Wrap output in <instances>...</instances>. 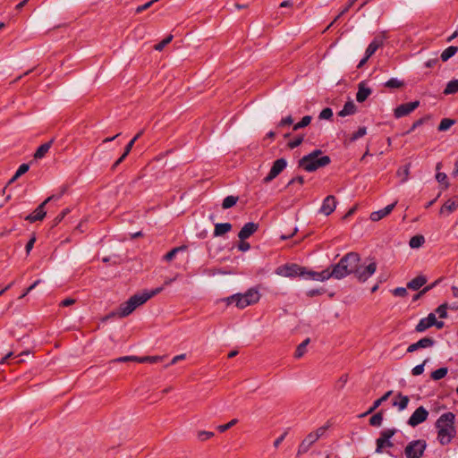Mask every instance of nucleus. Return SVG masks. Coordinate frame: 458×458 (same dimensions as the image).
Masks as SVG:
<instances>
[{
	"instance_id": "obj_18",
	"label": "nucleus",
	"mask_w": 458,
	"mask_h": 458,
	"mask_svg": "<svg viewBox=\"0 0 458 458\" xmlns=\"http://www.w3.org/2000/svg\"><path fill=\"white\" fill-rule=\"evenodd\" d=\"M246 300L247 299L244 298L243 294L236 293V294H233L228 298H226L225 301L228 305H230L232 303H235L236 307H238L240 309H244L250 305L249 303H247L248 301H246Z\"/></svg>"
},
{
	"instance_id": "obj_40",
	"label": "nucleus",
	"mask_w": 458,
	"mask_h": 458,
	"mask_svg": "<svg viewBox=\"0 0 458 458\" xmlns=\"http://www.w3.org/2000/svg\"><path fill=\"white\" fill-rule=\"evenodd\" d=\"M454 123H455V121L454 119L444 118L441 120L437 129L440 131H447Z\"/></svg>"
},
{
	"instance_id": "obj_49",
	"label": "nucleus",
	"mask_w": 458,
	"mask_h": 458,
	"mask_svg": "<svg viewBox=\"0 0 458 458\" xmlns=\"http://www.w3.org/2000/svg\"><path fill=\"white\" fill-rule=\"evenodd\" d=\"M329 427H330V424L327 423V425H324V426L317 428L312 433L317 437L318 439H319L321 437H323L325 435V433L327 432V430L328 429Z\"/></svg>"
},
{
	"instance_id": "obj_28",
	"label": "nucleus",
	"mask_w": 458,
	"mask_h": 458,
	"mask_svg": "<svg viewBox=\"0 0 458 458\" xmlns=\"http://www.w3.org/2000/svg\"><path fill=\"white\" fill-rule=\"evenodd\" d=\"M244 295V298L247 299V303L250 305H252L259 301L260 294L255 289H250L245 293H242Z\"/></svg>"
},
{
	"instance_id": "obj_51",
	"label": "nucleus",
	"mask_w": 458,
	"mask_h": 458,
	"mask_svg": "<svg viewBox=\"0 0 458 458\" xmlns=\"http://www.w3.org/2000/svg\"><path fill=\"white\" fill-rule=\"evenodd\" d=\"M427 361H428V360H425L421 364L415 366L411 370L412 375L413 376L421 375L424 371V366L427 363Z\"/></svg>"
},
{
	"instance_id": "obj_20",
	"label": "nucleus",
	"mask_w": 458,
	"mask_h": 458,
	"mask_svg": "<svg viewBox=\"0 0 458 458\" xmlns=\"http://www.w3.org/2000/svg\"><path fill=\"white\" fill-rule=\"evenodd\" d=\"M395 204H396V202L392 203L378 211L372 212L370 214V219L372 221H379L380 219L386 216L387 215H389L392 212V210L395 207Z\"/></svg>"
},
{
	"instance_id": "obj_38",
	"label": "nucleus",
	"mask_w": 458,
	"mask_h": 458,
	"mask_svg": "<svg viewBox=\"0 0 458 458\" xmlns=\"http://www.w3.org/2000/svg\"><path fill=\"white\" fill-rule=\"evenodd\" d=\"M447 372H448L447 368H440V369L434 370L431 373L430 377L433 380H440L446 376Z\"/></svg>"
},
{
	"instance_id": "obj_32",
	"label": "nucleus",
	"mask_w": 458,
	"mask_h": 458,
	"mask_svg": "<svg viewBox=\"0 0 458 458\" xmlns=\"http://www.w3.org/2000/svg\"><path fill=\"white\" fill-rule=\"evenodd\" d=\"M458 92V80H452L447 84L445 89H444L445 95L455 94Z\"/></svg>"
},
{
	"instance_id": "obj_47",
	"label": "nucleus",
	"mask_w": 458,
	"mask_h": 458,
	"mask_svg": "<svg viewBox=\"0 0 458 458\" xmlns=\"http://www.w3.org/2000/svg\"><path fill=\"white\" fill-rule=\"evenodd\" d=\"M303 140H304L303 136L296 137L294 140L288 142V144H287L288 148L291 149L297 148L298 146H300L302 143Z\"/></svg>"
},
{
	"instance_id": "obj_63",
	"label": "nucleus",
	"mask_w": 458,
	"mask_h": 458,
	"mask_svg": "<svg viewBox=\"0 0 458 458\" xmlns=\"http://www.w3.org/2000/svg\"><path fill=\"white\" fill-rule=\"evenodd\" d=\"M295 182H298L299 184L301 185L304 183V178L302 176L294 177L288 182L287 186H290Z\"/></svg>"
},
{
	"instance_id": "obj_59",
	"label": "nucleus",
	"mask_w": 458,
	"mask_h": 458,
	"mask_svg": "<svg viewBox=\"0 0 458 458\" xmlns=\"http://www.w3.org/2000/svg\"><path fill=\"white\" fill-rule=\"evenodd\" d=\"M293 123V120L292 116H291V115H288V116H286V117L283 118V119L279 122L278 126L283 127V126H285V125H290V124H292Z\"/></svg>"
},
{
	"instance_id": "obj_55",
	"label": "nucleus",
	"mask_w": 458,
	"mask_h": 458,
	"mask_svg": "<svg viewBox=\"0 0 458 458\" xmlns=\"http://www.w3.org/2000/svg\"><path fill=\"white\" fill-rule=\"evenodd\" d=\"M138 359H139V357H137V356H123V357L115 359L114 361V362H127V361L138 362Z\"/></svg>"
},
{
	"instance_id": "obj_16",
	"label": "nucleus",
	"mask_w": 458,
	"mask_h": 458,
	"mask_svg": "<svg viewBox=\"0 0 458 458\" xmlns=\"http://www.w3.org/2000/svg\"><path fill=\"white\" fill-rule=\"evenodd\" d=\"M315 276H316V281L324 282L330 278L338 280V275L336 273V270H335V267L334 265H332L331 267L322 270L321 272H318V275H315Z\"/></svg>"
},
{
	"instance_id": "obj_54",
	"label": "nucleus",
	"mask_w": 458,
	"mask_h": 458,
	"mask_svg": "<svg viewBox=\"0 0 458 458\" xmlns=\"http://www.w3.org/2000/svg\"><path fill=\"white\" fill-rule=\"evenodd\" d=\"M397 174H398L399 176L403 175V177L402 178L401 182H405L408 180L409 165H405L403 168L399 169Z\"/></svg>"
},
{
	"instance_id": "obj_13",
	"label": "nucleus",
	"mask_w": 458,
	"mask_h": 458,
	"mask_svg": "<svg viewBox=\"0 0 458 458\" xmlns=\"http://www.w3.org/2000/svg\"><path fill=\"white\" fill-rule=\"evenodd\" d=\"M435 344V340L431 337H424L418 342L411 344L407 348V352H413L419 349L429 348Z\"/></svg>"
},
{
	"instance_id": "obj_33",
	"label": "nucleus",
	"mask_w": 458,
	"mask_h": 458,
	"mask_svg": "<svg viewBox=\"0 0 458 458\" xmlns=\"http://www.w3.org/2000/svg\"><path fill=\"white\" fill-rule=\"evenodd\" d=\"M186 248L187 247L185 245H182V246L175 247V248L172 249L170 251H168L164 256V258H163L164 260L168 261V262L173 260L178 252L185 250Z\"/></svg>"
},
{
	"instance_id": "obj_7",
	"label": "nucleus",
	"mask_w": 458,
	"mask_h": 458,
	"mask_svg": "<svg viewBox=\"0 0 458 458\" xmlns=\"http://www.w3.org/2000/svg\"><path fill=\"white\" fill-rule=\"evenodd\" d=\"M61 198V194L59 195H52L48 198H47L36 209L35 211L32 213V214H30L29 216H26V220L30 222V223H34L36 221H41L44 219V217L46 216V210H45V206L46 204H47L48 202H50L51 200H58L60 199Z\"/></svg>"
},
{
	"instance_id": "obj_57",
	"label": "nucleus",
	"mask_w": 458,
	"mask_h": 458,
	"mask_svg": "<svg viewBox=\"0 0 458 458\" xmlns=\"http://www.w3.org/2000/svg\"><path fill=\"white\" fill-rule=\"evenodd\" d=\"M426 119H427V118H426V117H424V118H420V119H419V120L415 121V122L412 123V125H411V127L410 128V130H408L404 134H409V133H411V131H413L416 128H418L419 126L422 125V124L424 123V122H425V120H426Z\"/></svg>"
},
{
	"instance_id": "obj_37",
	"label": "nucleus",
	"mask_w": 458,
	"mask_h": 458,
	"mask_svg": "<svg viewBox=\"0 0 458 458\" xmlns=\"http://www.w3.org/2000/svg\"><path fill=\"white\" fill-rule=\"evenodd\" d=\"M309 343H310V338H307L297 346V349L295 351V358L299 359L304 355Z\"/></svg>"
},
{
	"instance_id": "obj_46",
	"label": "nucleus",
	"mask_w": 458,
	"mask_h": 458,
	"mask_svg": "<svg viewBox=\"0 0 458 458\" xmlns=\"http://www.w3.org/2000/svg\"><path fill=\"white\" fill-rule=\"evenodd\" d=\"M238 422V420L237 419H233L232 420H230L228 423L226 424H224V425H219L217 427V429L219 432L223 433L226 430H228L229 428H231L233 426H234L236 423Z\"/></svg>"
},
{
	"instance_id": "obj_23",
	"label": "nucleus",
	"mask_w": 458,
	"mask_h": 458,
	"mask_svg": "<svg viewBox=\"0 0 458 458\" xmlns=\"http://www.w3.org/2000/svg\"><path fill=\"white\" fill-rule=\"evenodd\" d=\"M383 39L382 38H375L371 42L370 44L368 46L366 51H365V55L369 57H371L375 53L376 51L383 46Z\"/></svg>"
},
{
	"instance_id": "obj_53",
	"label": "nucleus",
	"mask_w": 458,
	"mask_h": 458,
	"mask_svg": "<svg viewBox=\"0 0 458 458\" xmlns=\"http://www.w3.org/2000/svg\"><path fill=\"white\" fill-rule=\"evenodd\" d=\"M70 212L69 208L64 209L53 221V226L57 225L64 217L65 216Z\"/></svg>"
},
{
	"instance_id": "obj_8",
	"label": "nucleus",
	"mask_w": 458,
	"mask_h": 458,
	"mask_svg": "<svg viewBox=\"0 0 458 458\" xmlns=\"http://www.w3.org/2000/svg\"><path fill=\"white\" fill-rule=\"evenodd\" d=\"M276 274L284 277H296L303 274V267L298 264H285L276 269Z\"/></svg>"
},
{
	"instance_id": "obj_4",
	"label": "nucleus",
	"mask_w": 458,
	"mask_h": 458,
	"mask_svg": "<svg viewBox=\"0 0 458 458\" xmlns=\"http://www.w3.org/2000/svg\"><path fill=\"white\" fill-rule=\"evenodd\" d=\"M322 151L316 149L311 153L302 157L299 160V166L307 172H314L320 167L330 164L331 159L328 156H321Z\"/></svg>"
},
{
	"instance_id": "obj_35",
	"label": "nucleus",
	"mask_w": 458,
	"mask_h": 458,
	"mask_svg": "<svg viewBox=\"0 0 458 458\" xmlns=\"http://www.w3.org/2000/svg\"><path fill=\"white\" fill-rule=\"evenodd\" d=\"M238 199H239V198L236 196H233V195L227 196L223 200L222 208L224 209H228V208L233 207L237 203Z\"/></svg>"
},
{
	"instance_id": "obj_44",
	"label": "nucleus",
	"mask_w": 458,
	"mask_h": 458,
	"mask_svg": "<svg viewBox=\"0 0 458 458\" xmlns=\"http://www.w3.org/2000/svg\"><path fill=\"white\" fill-rule=\"evenodd\" d=\"M213 437H214V432H211V431L202 430V431L198 432V439L201 442H204Z\"/></svg>"
},
{
	"instance_id": "obj_30",
	"label": "nucleus",
	"mask_w": 458,
	"mask_h": 458,
	"mask_svg": "<svg viewBox=\"0 0 458 458\" xmlns=\"http://www.w3.org/2000/svg\"><path fill=\"white\" fill-rule=\"evenodd\" d=\"M457 52H458V47H454V46L448 47L442 52L440 58L443 62H446L451 57H453Z\"/></svg>"
},
{
	"instance_id": "obj_56",
	"label": "nucleus",
	"mask_w": 458,
	"mask_h": 458,
	"mask_svg": "<svg viewBox=\"0 0 458 458\" xmlns=\"http://www.w3.org/2000/svg\"><path fill=\"white\" fill-rule=\"evenodd\" d=\"M392 391H387L384 395H382L380 398H378L377 400H376L374 403H375V406H380L384 402H386L389 397L390 395L392 394Z\"/></svg>"
},
{
	"instance_id": "obj_10",
	"label": "nucleus",
	"mask_w": 458,
	"mask_h": 458,
	"mask_svg": "<svg viewBox=\"0 0 458 458\" xmlns=\"http://www.w3.org/2000/svg\"><path fill=\"white\" fill-rule=\"evenodd\" d=\"M428 417V411L423 406H420L411 415L407 423L411 427L414 428L426 421Z\"/></svg>"
},
{
	"instance_id": "obj_48",
	"label": "nucleus",
	"mask_w": 458,
	"mask_h": 458,
	"mask_svg": "<svg viewBox=\"0 0 458 458\" xmlns=\"http://www.w3.org/2000/svg\"><path fill=\"white\" fill-rule=\"evenodd\" d=\"M447 304L444 303L440 305L437 310L436 312L440 318H445L447 317Z\"/></svg>"
},
{
	"instance_id": "obj_60",
	"label": "nucleus",
	"mask_w": 458,
	"mask_h": 458,
	"mask_svg": "<svg viewBox=\"0 0 458 458\" xmlns=\"http://www.w3.org/2000/svg\"><path fill=\"white\" fill-rule=\"evenodd\" d=\"M238 249L242 251H247L250 249V245L249 242H244V240L243 241L241 240V242L238 245Z\"/></svg>"
},
{
	"instance_id": "obj_41",
	"label": "nucleus",
	"mask_w": 458,
	"mask_h": 458,
	"mask_svg": "<svg viewBox=\"0 0 458 458\" xmlns=\"http://www.w3.org/2000/svg\"><path fill=\"white\" fill-rule=\"evenodd\" d=\"M163 360L162 356H144V357H139L138 362L139 363H157Z\"/></svg>"
},
{
	"instance_id": "obj_50",
	"label": "nucleus",
	"mask_w": 458,
	"mask_h": 458,
	"mask_svg": "<svg viewBox=\"0 0 458 458\" xmlns=\"http://www.w3.org/2000/svg\"><path fill=\"white\" fill-rule=\"evenodd\" d=\"M396 433L395 428H387L380 432V437L386 440L390 439Z\"/></svg>"
},
{
	"instance_id": "obj_9",
	"label": "nucleus",
	"mask_w": 458,
	"mask_h": 458,
	"mask_svg": "<svg viewBox=\"0 0 458 458\" xmlns=\"http://www.w3.org/2000/svg\"><path fill=\"white\" fill-rule=\"evenodd\" d=\"M287 162L284 158H278L274 163L273 165L267 174V175L263 179L264 183H268L273 181L276 176H278L286 167Z\"/></svg>"
},
{
	"instance_id": "obj_34",
	"label": "nucleus",
	"mask_w": 458,
	"mask_h": 458,
	"mask_svg": "<svg viewBox=\"0 0 458 458\" xmlns=\"http://www.w3.org/2000/svg\"><path fill=\"white\" fill-rule=\"evenodd\" d=\"M425 242V238L423 235H415L412 236L409 242V245L411 249H417L423 245Z\"/></svg>"
},
{
	"instance_id": "obj_29",
	"label": "nucleus",
	"mask_w": 458,
	"mask_h": 458,
	"mask_svg": "<svg viewBox=\"0 0 458 458\" xmlns=\"http://www.w3.org/2000/svg\"><path fill=\"white\" fill-rule=\"evenodd\" d=\"M376 453L377 454H382L383 449L385 447H392L394 446V444L390 441V439L386 440L385 438L379 437L376 441Z\"/></svg>"
},
{
	"instance_id": "obj_45",
	"label": "nucleus",
	"mask_w": 458,
	"mask_h": 458,
	"mask_svg": "<svg viewBox=\"0 0 458 458\" xmlns=\"http://www.w3.org/2000/svg\"><path fill=\"white\" fill-rule=\"evenodd\" d=\"M366 133H367L366 127H360L359 130L352 135L351 141L357 140L358 139L365 136Z\"/></svg>"
},
{
	"instance_id": "obj_2",
	"label": "nucleus",
	"mask_w": 458,
	"mask_h": 458,
	"mask_svg": "<svg viewBox=\"0 0 458 458\" xmlns=\"http://www.w3.org/2000/svg\"><path fill=\"white\" fill-rule=\"evenodd\" d=\"M162 291V288H156L150 292H144L131 296L128 301L122 303L117 310V315L120 318H124L132 313L139 306L144 304L153 296L157 295Z\"/></svg>"
},
{
	"instance_id": "obj_52",
	"label": "nucleus",
	"mask_w": 458,
	"mask_h": 458,
	"mask_svg": "<svg viewBox=\"0 0 458 458\" xmlns=\"http://www.w3.org/2000/svg\"><path fill=\"white\" fill-rule=\"evenodd\" d=\"M315 275H318V272L312 271V270H309L307 267H303V274L300 275V276L307 277V278H310V279H312V280L316 281V276Z\"/></svg>"
},
{
	"instance_id": "obj_61",
	"label": "nucleus",
	"mask_w": 458,
	"mask_h": 458,
	"mask_svg": "<svg viewBox=\"0 0 458 458\" xmlns=\"http://www.w3.org/2000/svg\"><path fill=\"white\" fill-rule=\"evenodd\" d=\"M36 242V238L35 236L31 237L30 240L27 242L26 246H25V249H26V252L27 254H29L30 252V250H32L33 246H34V243Z\"/></svg>"
},
{
	"instance_id": "obj_36",
	"label": "nucleus",
	"mask_w": 458,
	"mask_h": 458,
	"mask_svg": "<svg viewBox=\"0 0 458 458\" xmlns=\"http://www.w3.org/2000/svg\"><path fill=\"white\" fill-rule=\"evenodd\" d=\"M404 86V82L397 78H391L385 83L388 89H400Z\"/></svg>"
},
{
	"instance_id": "obj_64",
	"label": "nucleus",
	"mask_w": 458,
	"mask_h": 458,
	"mask_svg": "<svg viewBox=\"0 0 458 458\" xmlns=\"http://www.w3.org/2000/svg\"><path fill=\"white\" fill-rule=\"evenodd\" d=\"M286 435H287V431H285L284 434H282L279 437H277V438L275 440V442H274V446H275L276 448H277V447L281 445V443H282V442L284 441V439L285 438Z\"/></svg>"
},
{
	"instance_id": "obj_15",
	"label": "nucleus",
	"mask_w": 458,
	"mask_h": 458,
	"mask_svg": "<svg viewBox=\"0 0 458 458\" xmlns=\"http://www.w3.org/2000/svg\"><path fill=\"white\" fill-rule=\"evenodd\" d=\"M259 228V225L253 222L245 224L238 233L240 240L243 241L251 236Z\"/></svg>"
},
{
	"instance_id": "obj_39",
	"label": "nucleus",
	"mask_w": 458,
	"mask_h": 458,
	"mask_svg": "<svg viewBox=\"0 0 458 458\" xmlns=\"http://www.w3.org/2000/svg\"><path fill=\"white\" fill-rule=\"evenodd\" d=\"M383 421V411H380L369 419V424L373 427H380Z\"/></svg>"
},
{
	"instance_id": "obj_14",
	"label": "nucleus",
	"mask_w": 458,
	"mask_h": 458,
	"mask_svg": "<svg viewBox=\"0 0 458 458\" xmlns=\"http://www.w3.org/2000/svg\"><path fill=\"white\" fill-rule=\"evenodd\" d=\"M434 324H436V315L434 313H429L428 317L423 318L419 321L415 330L419 333H421L434 326Z\"/></svg>"
},
{
	"instance_id": "obj_11",
	"label": "nucleus",
	"mask_w": 458,
	"mask_h": 458,
	"mask_svg": "<svg viewBox=\"0 0 458 458\" xmlns=\"http://www.w3.org/2000/svg\"><path fill=\"white\" fill-rule=\"evenodd\" d=\"M419 106L420 101L418 100L402 104L394 110V115L395 118L403 117L413 112Z\"/></svg>"
},
{
	"instance_id": "obj_5",
	"label": "nucleus",
	"mask_w": 458,
	"mask_h": 458,
	"mask_svg": "<svg viewBox=\"0 0 458 458\" xmlns=\"http://www.w3.org/2000/svg\"><path fill=\"white\" fill-rule=\"evenodd\" d=\"M427 443L423 439L411 441L404 449L406 458H421L426 450Z\"/></svg>"
},
{
	"instance_id": "obj_21",
	"label": "nucleus",
	"mask_w": 458,
	"mask_h": 458,
	"mask_svg": "<svg viewBox=\"0 0 458 458\" xmlns=\"http://www.w3.org/2000/svg\"><path fill=\"white\" fill-rule=\"evenodd\" d=\"M458 208V197H454L453 199H447L445 204L442 206L440 209V214H445L447 212L448 214L453 213Z\"/></svg>"
},
{
	"instance_id": "obj_24",
	"label": "nucleus",
	"mask_w": 458,
	"mask_h": 458,
	"mask_svg": "<svg viewBox=\"0 0 458 458\" xmlns=\"http://www.w3.org/2000/svg\"><path fill=\"white\" fill-rule=\"evenodd\" d=\"M356 111L357 107L355 104L353 103L352 100H349L344 104L343 109L338 112V115L341 117H344L355 114Z\"/></svg>"
},
{
	"instance_id": "obj_27",
	"label": "nucleus",
	"mask_w": 458,
	"mask_h": 458,
	"mask_svg": "<svg viewBox=\"0 0 458 458\" xmlns=\"http://www.w3.org/2000/svg\"><path fill=\"white\" fill-rule=\"evenodd\" d=\"M54 142V139H52L51 140L40 145L38 149L36 150L35 154H34V157L36 159H40L42 157H45V155L48 152V150L50 149L52 144Z\"/></svg>"
},
{
	"instance_id": "obj_58",
	"label": "nucleus",
	"mask_w": 458,
	"mask_h": 458,
	"mask_svg": "<svg viewBox=\"0 0 458 458\" xmlns=\"http://www.w3.org/2000/svg\"><path fill=\"white\" fill-rule=\"evenodd\" d=\"M394 296L404 297L407 295V289L404 287H397L393 291Z\"/></svg>"
},
{
	"instance_id": "obj_19",
	"label": "nucleus",
	"mask_w": 458,
	"mask_h": 458,
	"mask_svg": "<svg viewBox=\"0 0 458 458\" xmlns=\"http://www.w3.org/2000/svg\"><path fill=\"white\" fill-rule=\"evenodd\" d=\"M318 439L317 437L310 432L306 436V437L302 440L299 446L298 454H303L308 452V450L310 448V446L316 443Z\"/></svg>"
},
{
	"instance_id": "obj_12",
	"label": "nucleus",
	"mask_w": 458,
	"mask_h": 458,
	"mask_svg": "<svg viewBox=\"0 0 458 458\" xmlns=\"http://www.w3.org/2000/svg\"><path fill=\"white\" fill-rule=\"evenodd\" d=\"M336 203L337 202H336L335 196L328 195L323 200L322 206L319 210L320 213H322L326 216H329L330 214H332L335 211V209L336 208Z\"/></svg>"
},
{
	"instance_id": "obj_43",
	"label": "nucleus",
	"mask_w": 458,
	"mask_h": 458,
	"mask_svg": "<svg viewBox=\"0 0 458 458\" xmlns=\"http://www.w3.org/2000/svg\"><path fill=\"white\" fill-rule=\"evenodd\" d=\"M332 117L333 110L330 107L324 108L318 115V118L321 120H330Z\"/></svg>"
},
{
	"instance_id": "obj_1",
	"label": "nucleus",
	"mask_w": 458,
	"mask_h": 458,
	"mask_svg": "<svg viewBox=\"0 0 458 458\" xmlns=\"http://www.w3.org/2000/svg\"><path fill=\"white\" fill-rule=\"evenodd\" d=\"M455 415L451 412L443 413L436 421L437 430V440L442 445H446L456 436V428L454 426Z\"/></svg>"
},
{
	"instance_id": "obj_25",
	"label": "nucleus",
	"mask_w": 458,
	"mask_h": 458,
	"mask_svg": "<svg viewBox=\"0 0 458 458\" xmlns=\"http://www.w3.org/2000/svg\"><path fill=\"white\" fill-rule=\"evenodd\" d=\"M427 282V279L423 276H418L407 284V288L417 291L422 287Z\"/></svg>"
},
{
	"instance_id": "obj_26",
	"label": "nucleus",
	"mask_w": 458,
	"mask_h": 458,
	"mask_svg": "<svg viewBox=\"0 0 458 458\" xmlns=\"http://www.w3.org/2000/svg\"><path fill=\"white\" fill-rule=\"evenodd\" d=\"M232 230L230 223H218L215 225L214 236H221Z\"/></svg>"
},
{
	"instance_id": "obj_62",
	"label": "nucleus",
	"mask_w": 458,
	"mask_h": 458,
	"mask_svg": "<svg viewBox=\"0 0 458 458\" xmlns=\"http://www.w3.org/2000/svg\"><path fill=\"white\" fill-rule=\"evenodd\" d=\"M311 120H312V117L310 115H305L301 118L300 123H301L302 127L304 128L310 123Z\"/></svg>"
},
{
	"instance_id": "obj_17",
	"label": "nucleus",
	"mask_w": 458,
	"mask_h": 458,
	"mask_svg": "<svg viewBox=\"0 0 458 458\" xmlns=\"http://www.w3.org/2000/svg\"><path fill=\"white\" fill-rule=\"evenodd\" d=\"M372 93L371 89L366 86L365 81H361L358 85V91L356 93V100L359 103L364 102Z\"/></svg>"
},
{
	"instance_id": "obj_22",
	"label": "nucleus",
	"mask_w": 458,
	"mask_h": 458,
	"mask_svg": "<svg viewBox=\"0 0 458 458\" xmlns=\"http://www.w3.org/2000/svg\"><path fill=\"white\" fill-rule=\"evenodd\" d=\"M410 402V398L407 395H403L399 393L396 398L393 401V406L397 407L399 411H403L407 408Z\"/></svg>"
},
{
	"instance_id": "obj_42",
	"label": "nucleus",
	"mask_w": 458,
	"mask_h": 458,
	"mask_svg": "<svg viewBox=\"0 0 458 458\" xmlns=\"http://www.w3.org/2000/svg\"><path fill=\"white\" fill-rule=\"evenodd\" d=\"M173 38H174L173 35H168L162 41H160L158 44H157L154 47V49L157 51H162L164 49V47L173 40Z\"/></svg>"
},
{
	"instance_id": "obj_6",
	"label": "nucleus",
	"mask_w": 458,
	"mask_h": 458,
	"mask_svg": "<svg viewBox=\"0 0 458 458\" xmlns=\"http://www.w3.org/2000/svg\"><path fill=\"white\" fill-rule=\"evenodd\" d=\"M376 270L377 263L375 261H371L366 266L361 265L360 262H359L353 275L359 282L364 283L376 272Z\"/></svg>"
},
{
	"instance_id": "obj_31",
	"label": "nucleus",
	"mask_w": 458,
	"mask_h": 458,
	"mask_svg": "<svg viewBox=\"0 0 458 458\" xmlns=\"http://www.w3.org/2000/svg\"><path fill=\"white\" fill-rule=\"evenodd\" d=\"M30 169V165L28 164H21L19 168L17 169V171L15 172L14 175L10 179L9 181V184L13 183V182H15L20 176H21L22 174H24L25 173H27Z\"/></svg>"
},
{
	"instance_id": "obj_3",
	"label": "nucleus",
	"mask_w": 458,
	"mask_h": 458,
	"mask_svg": "<svg viewBox=\"0 0 458 458\" xmlns=\"http://www.w3.org/2000/svg\"><path fill=\"white\" fill-rule=\"evenodd\" d=\"M359 262H360V256L359 253L351 251L345 254L338 263L334 265L338 275V280L354 274Z\"/></svg>"
}]
</instances>
